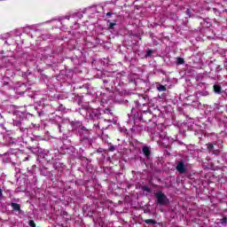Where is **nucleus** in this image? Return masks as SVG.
<instances>
[{"mask_svg": "<svg viewBox=\"0 0 227 227\" xmlns=\"http://www.w3.org/2000/svg\"><path fill=\"white\" fill-rule=\"evenodd\" d=\"M156 198L159 205H168V203H169V200H168V198L162 192L156 193Z\"/></svg>", "mask_w": 227, "mask_h": 227, "instance_id": "nucleus-1", "label": "nucleus"}, {"mask_svg": "<svg viewBox=\"0 0 227 227\" xmlns=\"http://www.w3.org/2000/svg\"><path fill=\"white\" fill-rule=\"evenodd\" d=\"M87 111V114L86 116H88L90 120H94V118H98V111L95 110L91 107H88L86 108Z\"/></svg>", "mask_w": 227, "mask_h": 227, "instance_id": "nucleus-2", "label": "nucleus"}, {"mask_svg": "<svg viewBox=\"0 0 227 227\" xmlns=\"http://www.w3.org/2000/svg\"><path fill=\"white\" fill-rule=\"evenodd\" d=\"M176 170L179 173H185V165H184V162L177 163Z\"/></svg>", "mask_w": 227, "mask_h": 227, "instance_id": "nucleus-3", "label": "nucleus"}, {"mask_svg": "<svg viewBox=\"0 0 227 227\" xmlns=\"http://www.w3.org/2000/svg\"><path fill=\"white\" fill-rule=\"evenodd\" d=\"M160 143L164 145V146H168V142L169 141V138L166 135H160Z\"/></svg>", "mask_w": 227, "mask_h": 227, "instance_id": "nucleus-4", "label": "nucleus"}, {"mask_svg": "<svg viewBox=\"0 0 227 227\" xmlns=\"http://www.w3.org/2000/svg\"><path fill=\"white\" fill-rule=\"evenodd\" d=\"M142 152L147 159L150 158V148H148L147 146H144Z\"/></svg>", "mask_w": 227, "mask_h": 227, "instance_id": "nucleus-5", "label": "nucleus"}, {"mask_svg": "<svg viewBox=\"0 0 227 227\" xmlns=\"http://www.w3.org/2000/svg\"><path fill=\"white\" fill-rule=\"evenodd\" d=\"M207 148L212 152H219V149L215 148L214 144H208Z\"/></svg>", "mask_w": 227, "mask_h": 227, "instance_id": "nucleus-6", "label": "nucleus"}, {"mask_svg": "<svg viewBox=\"0 0 227 227\" xmlns=\"http://www.w3.org/2000/svg\"><path fill=\"white\" fill-rule=\"evenodd\" d=\"M11 207H12L14 210H16V211L20 210V205H19V204H17V203H12V204H11Z\"/></svg>", "mask_w": 227, "mask_h": 227, "instance_id": "nucleus-7", "label": "nucleus"}, {"mask_svg": "<svg viewBox=\"0 0 227 227\" xmlns=\"http://www.w3.org/2000/svg\"><path fill=\"white\" fill-rule=\"evenodd\" d=\"M145 223L146 224H157V222L155 220H152V219L145 220Z\"/></svg>", "mask_w": 227, "mask_h": 227, "instance_id": "nucleus-8", "label": "nucleus"}, {"mask_svg": "<svg viewBox=\"0 0 227 227\" xmlns=\"http://www.w3.org/2000/svg\"><path fill=\"white\" fill-rule=\"evenodd\" d=\"M214 91L215 93H221V86L214 85Z\"/></svg>", "mask_w": 227, "mask_h": 227, "instance_id": "nucleus-9", "label": "nucleus"}, {"mask_svg": "<svg viewBox=\"0 0 227 227\" xmlns=\"http://www.w3.org/2000/svg\"><path fill=\"white\" fill-rule=\"evenodd\" d=\"M176 64L177 65H184V59L182 58L176 59Z\"/></svg>", "mask_w": 227, "mask_h": 227, "instance_id": "nucleus-10", "label": "nucleus"}, {"mask_svg": "<svg viewBox=\"0 0 227 227\" xmlns=\"http://www.w3.org/2000/svg\"><path fill=\"white\" fill-rule=\"evenodd\" d=\"M158 91H166V87H164V85H160L158 87Z\"/></svg>", "mask_w": 227, "mask_h": 227, "instance_id": "nucleus-11", "label": "nucleus"}, {"mask_svg": "<svg viewBox=\"0 0 227 227\" xmlns=\"http://www.w3.org/2000/svg\"><path fill=\"white\" fill-rule=\"evenodd\" d=\"M105 114H113V112H111V109L106 108L105 109Z\"/></svg>", "mask_w": 227, "mask_h": 227, "instance_id": "nucleus-12", "label": "nucleus"}, {"mask_svg": "<svg viewBox=\"0 0 227 227\" xmlns=\"http://www.w3.org/2000/svg\"><path fill=\"white\" fill-rule=\"evenodd\" d=\"M29 226H31V227H36V224H35V221L30 220V221H29Z\"/></svg>", "mask_w": 227, "mask_h": 227, "instance_id": "nucleus-13", "label": "nucleus"}, {"mask_svg": "<svg viewBox=\"0 0 227 227\" xmlns=\"http://www.w3.org/2000/svg\"><path fill=\"white\" fill-rule=\"evenodd\" d=\"M152 54H153V51L152 50H148L146 51V56H152Z\"/></svg>", "mask_w": 227, "mask_h": 227, "instance_id": "nucleus-14", "label": "nucleus"}, {"mask_svg": "<svg viewBox=\"0 0 227 227\" xmlns=\"http://www.w3.org/2000/svg\"><path fill=\"white\" fill-rule=\"evenodd\" d=\"M227 223V218H223L222 219V224H226Z\"/></svg>", "mask_w": 227, "mask_h": 227, "instance_id": "nucleus-15", "label": "nucleus"}, {"mask_svg": "<svg viewBox=\"0 0 227 227\" xmlns=\"http://www.w3.org/2000/svg\"><path fill=\"white\" fill-rule=\"evenodd\" d=\"M111 15H113V13H111V12H108V13L106 14L107 17H111Z\"/></svg>", "mask_w": 227, "mask_h": 227, "instance_id": "nucleus-16", "label": "nucleus"}, {"mask_svg": "<svg viewBox=\"0 0 227 227\" xmlns=\"http://www.w3.org/2000/svg\"><path fill=\"white\" fill-rule=\"evenodd\" d=\"M3 196V190L0 189V198Z\"/></svg>", "mask_w": 227, "mask_h": 227, "instance_id": "nucleus-17", "label": "nucleus"}, {"mask_svg": "<svg viewBox=\"0 0 227 227\" xmlns=\"http://www.w3.org/2000/svg\"><path fill=\"white\" fill-rule=\"evenodd\" d=\"M110 152H114V147H111Z\"/></svg>", "mask_w": 227, "mask_h": 227, "instance_id": "nucleus-18", "label": "nucleus"}, {"mask_svg": "<svg viewBox=\"0 0 227 227\" xmlns=\"http://www.w3.org/2000/svg\"><path fill=\"white\" fill-rule=\"evenodd\" d=\"M214 12H215V13L218 12L217 9H214Z\"/></svg>", "mask_w": 227, "mask_h": 227, "instance_id": "nucleus-19", "label": "nucleus"}, {"mask_svg": "<svg viewBox=\"0 0 227 227\" xmlns=\"http://www.w3.org/2000/svg\"><path fill=\"white\" fill-rule=\"evenodd\" d=\"M114 26V23H110V27H113Z\"/></svg>", "mask_w": 227, "mask_h": 227, "instance_id": "nucleus-20", "label": "nucleus"}]
</instances>
